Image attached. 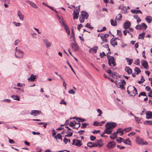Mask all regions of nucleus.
I'll use <instances>...</instances> for the list:
<instances>
[{"label":"nucleus","mask_w":152,"mask_h":152,"mask_svg":"<svg viewBox=\"0 0 152 152\" xmlns=\"http://www.w3.org/2000/svg\"><path fill=\"white\" fill-rule=\"evenodd\" d=\"M144 124L147 125H152V121H146L144 122Z\"/></svg>","instance_id":"e433bc0d"},{"label":"nucleus","mask_w":152,"mask_h":152,"mask_svg":"<svg viewBox=\"0 0 152 152\" xmlns=\"http://www.w3.org/2000/svg\"><path fill=\"white\" fill-rule=\"evenodd\" d=\"M146 118L149 119L152 118V112L148 111L146 113Z\"/></svg>","instance_id":"2eb2a0df"},{"label":"nucleus","mask_w":152,"mask_h":152,"mask_svg":"<svg viewBox=\"0 0 152 152\" xmlns=\"http://www.w3.org/2000/svg\"><path fill=\"white\" fill-rule=\"evenodd\" d=\"M132 129L131 127H129L124 129V130L126 132H128Z\"/></svg>","instance_id":"338daca9"},{"label":"nucleus","mask_w":152,"mask_h":152,"mask_svg":"<svg viewBox=\"0 0 152 152\" xmlns=\"http://www.w3.org/2000/svg\"><path fill=\"white\" fill-rule=\"evenodd\" d=\"M127 63H128V64L129 65H131L133 61V59H129L128 58H126V59Z\"/></svg>","instance_id":"c9c22d12"},{"label":"nucleus","mask_w":152,"mask_h":152,"mask_svg":"<svg viewBox=\"0 0 152 152\" xmlns=\"http://www.w3.org/2000/svg\"><path fill=\"white\" fill-rule=\"evenodd\" d=\"M141 25L142 27V29L145 30L147 27V26L145 23H142Z\"/></svg>","instance_id":"ea45409f"},{"label":"nucleus","mask_w":152,"mask_h":152,"mask_svg":"<svg viewBox=\"0 0 152 152\" xmlns=\"http://www.w3.org/2000/svg\"><path fill=\"white\" fill-rule=\"evenodd\" d=\"M109 36V35L107 34H101L100 37L101 38H106L108 37Z\"/></svg>","instance_id":"4c0bfd02"},{"label":"nucleus","mask_w":152,"mask_h":152,"mask_svg":"<svg viewBox=\"0 0 152 152\" xmlns=\"http://www.w3.org/2000/svg\"><path fill=\"white\" fill-rule=\"evenodd\" d=\"M93 125L94 126H101L102 125V124L99 122L95 121L93 123Z\"/></svg>","instance_id":"c03bdc74"},{"label":"nucleus","mask_w":152,"mask_h":152,"mask_svg":"<svg viewBox=\"0 0 152 152\" xmlns=\"http://www.w3.org/2000/svg\"><path fill=\"white\" fill-rule=\"evenodd\" d=\"M145 81L144 78L143 76H142L141 78V80L140 81H139L138 83L140 84H141L142 83Z\"/></svg>","instance_id":"3c124183"},{"label":"nucleus","mask_w":152,"mask_h":152,"mask_svg":"<svg viewBox=\"0 0 152 152\" xmlns=\"http://www.w3.org/2000/svg\"><path fill=\"white\" fill-rule=\"evenodd\" d=\"M125 144L130 145H132L131 141L128 139H126Z\"/></svg>","instance_id":"72a5a7b5"},{"label":"nucleus","mask_w":152,"mask_h":152,"mask_svg":"<svg viewBox=\"0 0 152 152\" xmlns=\"http://www.w3.org/2000/svg\"><path fill=\"white\" fill-rule=\"evenodd\" d=\"M90 139L91 141H94L96 139V137L94 136L91 135L90 137Z\"/></svg>","instance_id":"e2e57ef3"},{"label":"nucleus","mask_w":152,"mask_h":152,"mask_svg":"<svg viewBox=\"0 0 152 152\" xmlns=\"http://www.w3.org/2000/svg\"><path fill=\"white\" fill-rule=\"evenodd\" d=\"M145 89L146 91L150 92V94L152 95V91L151 88L148 86H147L145 88Z\"/></svg>","instance_id":"37998d69"},{"label":"nucleus","mask_w":152,"mask_h":152,"mask_svg":"<svg viewBox=\"0 0 152 152\" xmlns=\"http://www.w3.org/2000/svg\"><path fill=\"white\" fill-rule=\"evenodd\" d=\"M123 140V139L121 137H118L116 140V141L119 143H121L122 142V140Z\"/></svg>","instance_id":"bf43d9fd"},{"label":"nucleus","mask_w":152,"mask_h":152,"mask_svg":"<svg viewBox=\"0 0 152 152\" xmlns=\"http://www.w3.org/2000/svg\"><path fill=\"white\" fill-rule=\"evenodd\" d=\"M41 113V111L37 110H32L30 114L34 116H36Z\"/></svg>","instance_id":"6e6552de"},{"label":"nucleus","mask_w":152,"mask_h":152,"mask_svg":"<svg viewBox=\"0 0 152 152\" xmlns=\"http://www.w3.org/2000/svg\"><path fill=\"white\" fill-rule=\"evenodd\" d=\"M2 2H4V3H7V4L10 3V0H0Z\"/></svg>","instance_id":"69168bd1"},{"label":"nucleus","mask_w":152,"mask_h":152,"mask_svg":"<svg viewBox=\"0 0 152 152\" xmlns=\"http://www.w3.org/2000/svg\"><path fill=\"white\" fill-rule=\"evenodd\" d=\"M73 145H74L79 147L82 144L81 141L76 139H74L73 140Z\"/></svg>","instance_id":"39448f33"},{"label":"nucleus","mask_w":152,"mask_h":152,"mask_svg":"<svg viewBox=\"0 0 152 152\" xmlns=\"http://www.w3.org/2000/svg\"><path fill=\"white\" fill-rule=\"evenodd\" d=\"M132 88H133V90L132 91V92L133 94H132L131 95L132 96H135L137 94V90L134 86H133Z\"/></svg>","instance_id":"b1692460"},{"label":"nucleus","mask_w":152,"mask_h":152,"mask_svg":"<svg viewBox=\"0 0 152 152\" xmlns=\"http://www.w3.org/2000/svg\"><path fill=\"white\" fill-rule=\"evenodd\" d=\"M135 117L136 121L137 123H139V122L141 120V118L137 117L135 116H134Z\"/></svg>","instance_id":"603ef678"},{"label":"nucleus","mask_w":152,"mask_h":152,"mask_svg":"<svg viewBox=\"0 0 152 152\" xmlns=\"http://www.w3.org/2000/svg\"><path fill=\"white\" fill-rule=\"evenodd\" d=\"M44 41L46 43V46L47 48L50 47L51 46V43L48 41L47 39H45L44 40Z\"/></svg>","instance_id":"4be33fe9"},{"label":"nucleus","mask_w":152,"mask_h":152,"mask_svg":"<svg viewBox=\"0 0 152 152\" xmlns=\"http://www.w3.org/2000/svg\"><path fill=\"white\" fill-rule=\"evenodd\" d=\"M60 104H65V105H66V102H65L64 101V100L63 99H62L61 100V101L60 102Z\"/></svg>","instance_id":"774afa93"},{"label":"nucleus","mask_w":152,"mask_h":152,"mask_svg":"<svg viewBox=\"0 0 152 152\" xmlns=\"http://www.w3.org/2000/svg\"><path fill=\"white\" fill-rule=\"evenodd\" d=\"M27 3L29 4L32 7L35 8H37V6L34 2L31 1H27Z\"/></svg>","instance_id":"6ab92c4d"},{"label":"nucleus","mask_w":152,"mask_h":152,"mask_svg":"<svg viewBox=\"0 0 152 152\" xmlns=\"http://www.w3.org/2000/svg\"><path fill=\"white\" fill-rule=\"evenodd\" d=\"M107 58L108 61V64L110 66H115L116 64L115 61V58L112 56H107Z\"/></svg>","instance_id":"f257e3e1"},{"label":"nucleus","mask_w":152,"mask_h":152,"mask_svg":"<svg viewBox=\"0 0 152 152\" xmlns=\"http://www.w3.org/2000/svg\"><path fill=\"white\" fill-rule=\"evenodd\" d=\"M58 20L59 22L61 24V25L63 26L64 25L66 24L63 21V19L62 18L58 17Z\"/></svg>","instance_id":"7c9ffc66"},{"label":"nucleus","mask_w":152,"mask_h":152,"mask_svg":"<svg viewBox=\"0 0 152 152\" xmlns=\"http://www.w3.org/2000/svg\"><path fill=\"white\" fill-rule=\"evenodd\" d=\"M87 145L88 146L90 147H93V142H88Z\"/></svg>","instance_id":"0e129e2a"},{"label":"nucleus","mask_w":152,"mask_h":152,"mask_svg":"<svg viewBox=\"0 0 152 152\" xmlns=\"http://www.w3.org/2000/svg\"><path fill=\"white\" fill-rule=\"evenodd\" d=\"M117 137V133L116 132H115L113 134L110 136V137L113 140H114Z\"/></svg>","instance_id":"2f4dec72"},{"label":"nucleus","mask_w":152,"mask_h":152,"mask_svg":"<svg viewBox=\"0 0 152 152\" xmlns=\"http://www.w3.org/2000/svg\"><path fill=\"white\" fill-rule=\"evenodd\" d=\"M12 23L16 26H20L21 25V23H16L15 22H13Z\"/></svg>","instance_id":"6e6d98bb"},{"label":"nucleus","mask_w":152,"mask_h":152,"mask_svg":"<svg viewBox=\"0 0 152 152\" xmlns=\"http://www.w3.org/2000/svg\"><path fill=\"white\" fill-rule=\"evenodd\" d=\"M145 34V33H140L138 37V38L139 39H143L144 37V35Z\"/></svg>","instance_id":"f704fd0d"},{"label":"nucleus","mask_w":152,"mask_h":152,"mask_svg":"<svg viewBox=\"0 0 152 152\" xmlns=\"http://www.w3.org/2000/svg\"><path fill=\"white\" fill-rule=\"evenodd\" d=\"M23 53L20 50H18V51H16L15 52V56L18 58H22L23 56Z\"/></svg>","instance_id":"20e7f679"},{"label":"nucleus","mask_w":152,"mask_h":152,"mask_svg":"<svg viewBox=\"0 0 152 152\" xmlns=\"http://www.w3.org/2000/svg\"><path fill=\"white\" fill-rule=\"evenodd\" d=\"M36 76L34 75L33 74H31V75L30 77L28 78V80L31 82H33L35 81Z\"/></svg>","instance_id":"ddd939ff"},{"label":"nucleus","mask_w":152,"mask_h":152,"mask_svg":"<svg viewBox=\"0 0 152 152\" xmlns=\"http://www.w3.org/2000/svg\"><path fill=\"white\" fill-rule=\"evenodd\" d=\"M85 18H84L83 17H82V16H81V17L80 16V18H79V20H80V22L81 23H83L84 22V19Z\"/></svg>","instance_id":"864d4df0"},{"label":"nucleus","mask_w":152,"mask_h":152,"mask_svg":"<svg viewBox=\"0 0 152 152\" xmlns=\"http://www.w3.org/2000/svg\"><path fill=\"white\" fill-rule=\"evenodd\" d=\"M115 84L117 86V87L118 88H120L122 89H123L124 90L125 88L124 87L125 85H124V84H122L121 83H117L116 82H115Z\"/></svg>","instance_id":"9b49d317"},{"label":"nucleus","mask_w":152,"mask_h":152,"mask_svg":"<svg viewBox=\"0 0 152 152\" xmlns=\"http://www.w3.org/2000/svg\"><path fill=\"white\" fill-rule=\"evenodd\" d=\"M116 73L115 72H112L111 73V74H110V75L112 77H114L116 76Z\"/></svg>","instance_id":"4d7b16f0"},{"label":"nucleus","mask_w":152,"mask_h":152,"mask_svg":"<svg viewBox=\"0 0 152 152\" xmlns=\"http://www.w3.org/2000/svg\"><path fill=\"white\" fill-rule=\"evenodd\" d=\"M73 132V131L70 128H69V130H67V131L66 132V133L67 134H69V137H71L72 135Z\"/></svg>","instance_id":"bb28decb"},{"label":"nucleus","mask_w":152,"mask_h":152,"mask_svg":"<svg viewBox=\"0 0 152 152\" xmlns=\"http://www.w3.org/2000/svg\"><path fill=\"white\" fill-rule=\"evenodd\" d=\"M98 49V47L97 46H95L92 48L90 49L89 51L92 53H96V52L97 50Z\"/></svg>","instance_id":"aec40b11"},{"label":"nucleus","mask_w":152,"mask_h":152,"mask_svg":"<svg viewBox=\"0 0 152 152\" xmlns=\"http://www.w3.org/2000/svg\"><path fill=\"white\" fill-rule=\"evenodd\" d=\"M131 12L133 13H141L142 14V12L140 10H131Z\"/></svg>","instance_id":"5701e85b"},{"label":"nucleus","mask_w":152,"mask_h":152,"mask_svg":"<svg viewBox=\"0 0 152 152\" xmlns=\"http://www.w3.org/2000/svg\"><path fill=\"white\" fill-rule=\"evenodd\" d=\"M97 112L99 113V114L98 115V116H101L102 113V112L101 110H100V109H97Z\"/></svg>","instance_id":"680f3d73"},{"label":"nucleus","mask_w":152,"mask_h":152,"mask_svg":"<svg viewBox=\"0 0 152 152\" xmlns=\"http://www.w3.org/2000/svg\"><path fill=\"white\" fill-rule=\"evenodd\" d=\"M125 70L129 75L131 74L132 73V69L129 67H126L125 68Z\"/></svg>","instance_id":"412c9836"},{"label":"nucleus","mask_w":152,"mask_h":152,"mask_svg":"<svg viewBox=\"0 0 152 152\" xmlns=\"http://www.w3.org/2000/svg\"><path fill=\"white\" fill-rule=\"evenodd\" d=\"M146 95L145 92H142L140 93V94L139 95V97H140V96H146Z\"/></svg>","instance_id":"5fc2aeb1"},{"label":"nucleus","mask_w":152,"mask_h":152,"mask_svg":"<svg viewBox=\"0 0 152 152\" xmlns=\"http://www.w3.org/2000/svg\"><path fill=\"white\" fill-rule=\"evenodd\" d=\"M146 20L149 23H150L152 20V17L151 16H147L145 18Z\"/></svg>","instance_id":"cd10ccee"},{"label":"nucleus","mask_w":152,"mask_h":152,"mask_svg":"<svg viewBox=\"0 0 152 152\" xmlns=\"http://www.w3.org/2000/svg\"><path fill=\"white\" fill-rule=\"evenodd\" d=\"M19 18L21 20L23 21L24 18V16L22 14L20 11V10H18V11L17 12Z\"/></svg>","instance_id":"4468645a"},{"label":"nucleus","mask_w":152,"mask_h":152,"mask_svg":"<svg viewBox=\"0 0 152 152\" xmlns=\"http://www.w3.org/2000/svg\"><path fill=\"white\" fill-rule=\"evenodd\" d=\"M80 5L79 6L78 11L77 12H75V11H74L73 13L74 19H77L78 18L79 12L80 11Z\"/></svg>","instance_id":"1a4fd4ad"},{"label":"nucleus","mask_w":152,"mask_h":152,"mask_svg":"<svg viewBox=\"0 0 152 152\" xmlns=\"http://www.w3.org/2000/svg\"><path fill=\"white\" fill-rule=\"evenodd\" d=\"M66 62H67V64H68V65L69 66V67H70V68H71V69L72 70V72L74 73L75 74V72L74 70V69H73V68L72 67V66L70 64L69 61H67Z\"/></svg>","instance_id":"8fccbe9b"},{"label":"nucleus","mask_w":152,"mask_h":152,"mask_svg":"<svg viewBox=\"0 0 152 152\" xmlns=\"http://www.w3.org/2000/svg\"><path fill=\"white\" fill-rule=\"evenodd\" d=\"M112 131V129H107V128H106V129L104 132V134L106 133L107 134H110L111 133Z\"/></svg>","instance_id":"393cba45"},{"label":"nucleus","mask_w":152,"mask_h":152,"mask_svg":"<svg viewBox=\"0 0 152 152\" xmlns=\"http://www.w3.org/2000/svg\"><path fill=\"white\" fill-rule=\"evenodd\" d=\"M135 28L137 30H140L142 29V27L141 25H138L135 27Z\"/></svg>","instance_id":"09e8293b"},{"label":"nucleus","mask_w":152,"mask_h":152,"mask_svg":"<svg viewBox=\"0 0 152 152\" xmlns=\"http://www.w3.org/2000/svg\"><path fill=\"white\" fill-rule=\"evenodd\" d=\"M116 132L117 134L118 133H121L120 135H121L123 134V130L121 129H119L117 130Z\"/></svg>","instance_id":"58836bf2"},{"label":"nucleus","mask_w":152,"mask_h":152,"mask_svg":"<svg viewBox=\"0 0 152 152\" xmlns=\"http://www.w3.org/2000/svg\"><path fill=\"white\" fill-rule=\"evenodd\" d=\"M118 16L119 17H118V16H117L115 18V20H120L122 19V16L121 14H119Z\"/></svg>","instance_id":"79ce46f5"},{"label":"nucleus","mask_w":152,"mask_h":152,"mask_svg":"<svg viewBox=\"0 0 152 152\" xmlns=\"http://www.w3.org/2000/svg\"><path fill=\"white\" fill-rule=\"evenodd\" d=\"M57 136H58V139H60L61 141L62 140V136L60 134L58 133L57 134Z\"/></svg>","instance_id":"052dcab7"},{"label":"nucleus","mask_w":152,"mask_h":152,"mask_svg":"<svg viewBox=\"0 0 152 152\" xmlns=\"http://www.w3.org/2000/svg\"><path fill=\"white\" fill-rule=\"evenodd\" d=\"M96 143L97 147H99V148L102 147L104 145L102 140H99Z\"/></svg>","instance_id":"a211bd4d"},{"label":"nucleus","mask_w":152,"mask_h":152,"mask_svg":"<svg viewBox=\"0 0 152 152\" xmlns=\"http://www.w3.org/2000/svg\"><path fill=\"white\" fill-rule=\"evenodd\" d=\"M116 39H114L113 38L111 40L110 42L111 44L113 46L116 45H117V42H116Z\"/></svg>","instance_id":"dca6fc26"},{"label":"nucleus","mask_w":152,"mask_h":152,"mask_svg":"<svg viewBox=\"0 0 152 152\" xmlns=\"http://www.w3.org/2000/svg\"><path fill=\"white\" fill-rule=\"evenodd\" d=\"M11 97L14 100H17L18 101L20 100V98L19 97L18 95H13L11 96Z\"/></svg>","instance_id":"c756f323"},{"label":"nucleus","mask_w":152,"mask_h":152,"mask_svg":"<svg viewBox=\"0 0 152 152\" xmlns=\"http://www.w3.org/2000/svg\"><path fill=\"white\" fill-rule=\"evenodd\" d=\"M70 39H71V41H72L73 42H75V35H73V34H71L70 37Z\"/></svg>","instance_id":"de8ad7c7"},{"label":"nucleus","mask_w":152,"mask_h":152,"mask_svg":"<svg viewBox=\"0 0 152 152\" xmlns=\"http://www.w3.org/2000/svg\"><path fill=\"white\" fill-rule=\"evenodd\" d=\"M71 47L75 51H77L79 50V46L75 42H73L71 44Z\"/></svg>","instance_id":"0eeeda50"},{"label":"nucleus","mask_w":152,"mask_h":152,"mask_svg":"<svg viewBox=\"0 0 152 152\" xmlns=\"http://www.w3.org/2000/svg\"><path fill=\"white\" fill-rule=\"evenodd\" d=\"M81 15L82 17L87 19L88 17V14L86 12L83 11L81 12Z\"/></svg>","instance_id":"f3484780"},{"label":"nucleus","mask_w":152,"mask_h":152,"mask_svg":"<svg viewBox=\"0 0 152 152\" xmlns=\"http://www.w3.org/2000/svg\"><path fill=\"white\" fill-rule=\"evenodd\" d=\"M89 125L88 124L84 123L82 124L81 128L82 129L85 128L86 127V126Z\"/></svg>","instance_id":"49530a36"},{"label":"nucleus","mask_w":152,"mask_h":152,"mask_svg":"<svg viewBox=\"0 0 152 152\" xmlns=\"http://www.w3.org/2000/svg\"><path fill=\"white\" fill-rule=\"evenodd\" d=\"M117 125V124L115 123H107L105 125L106 128H107V129H112L114 128Z\"/></svg>","instance_id":"f03ea898"},{"label":"nucleus","mask_w":152,"mask_h":152,"mask_svg":"<svg viewBox=\"0 0 152 152\" xmlns=\"http://www.w3.org/2000/svg\"><path fill=\"white\" fill-rule=\"evenodd\" d=\"M115 142L113 141L110 142L108 143L107 147L109 149H111L114 148L115 146Z\"/></svg>","instance_id":"423d86ee"},{"label":"nucleus","mask_w":152,"mask_h":152,"mask_svg":"<svg viewBox=\"0 0 152 152\" xmlns=\"http://www.w3.org/2000/svg\"><path fill=\"white\" fill-rule=\"evenodd\" d=\"M136 142L138 144L142 145H146L148 144L147 142H144L142 139L139 138H137Z\"/></svg>","instance_id":"7ed1b4c3"},{"label":"nucleus","mask_w":152,"mask_h":152,"mask_svg":"<svg viewBox=\"0 0 152 152\" xmlns=\"http://www.w3.org/2000/svg\"><path fill=\"white\" fill-rule=\"evenodd\" d=\"M134 70V71L136 72L137 75L140 72H141L140 70L138 67L135 68Z\"/></svg>","instance_id":"a19ab883"},{"label":"nucleus","mask_w":152,"mask_h":152,"mask_svg":"<svg viewBox=\"0 0 152 152\" xmlns=\"http://www.w3.org/2000/svg\"><path fill=\"white\" fill-rule=\"evenodd\" d=\"M142 63V65L146 69H147L148 67V65L147 62L146 61H144L143 62H141Z\"/></svg>","instance_id":"473e14b6"},{"label":"nucleus","mask_w":152,"mask_h":152,"mask_svg":"<svg viewBox=\"0 0 152 152\" xmlns=\"http://www.w3.org/2000/svg\"><path fill=\"white\" fill-rule=\"evenodd\" d=\"M116 21V20H115L113 19H111L110 21L111 25L113 26H116L117 25Z\"/></svg>","instance_id":"a878e982"},{"label":"nucleus","mask_w":152,"mask_h":152,"mask_svg":"<svg viewBox=\"0 0 152 152\" xmlns=\"http://www.w3.org/2000/svg\"><path fill=\"white\" fill-rule=\"evenodd\" d=\"M76 125H78V127L76 129H77L80 126V123H77L76 122H71L69 124V126L70 127H73L75 126Z\"/></svg>","instance_id":"f8f14e48"},{"label":"nucleus","mask_w":152,"mask_h":152,"mask_svg":"<svg viewBox=\"0 0 152 152\" xmlns=\"http://www.w3.org/2000/svg\"><path fill=\"white\" fill-rule=\"evenodd\" d=\"M74 119L76 118L77 121L78 122H83L86 121V120L83 118H77L76 117H74L73 118Z\"/></svg>","instance_id":"c85d7f7f"},{"label":"nucleus","mask_w":152,"mask_h":152,"mask_svg":"<svg viewBox=\"0 0 152 152\" xmlns=\"http://www.w3.org/2000/svg\"><path fill=\"white\" fill-rule=\"evenodd\" d=\"M85 26L91 30L94 28V27L91 26V24L88 23H87Z\"/></svg>","instance_id":"a18cd8bd"},{"label":"nucleus","mask_w":152,"mask_h":152,"mask_svg":"<svg viewBox=\"0 0 152 152\" xmlns=\"http://www.w3.org/2000/svg\"><path fill=\"white\" fill-rule=\"evenodd\" d=\"M140 61L138 59H136L135 61L134 64L136 65H139L140 64Z\"/></svg>","instance_id":"13d9d810"},{"label":"nucleus","mask_w":152,"mask_h":152,"mask_svg":"<svg viewBox=\"0 0 152 152\" xmlns=\"http://www.w3.org/2000/svg\"><path fill=\"white\" fill-rule=\"evenodd\" d=\"M131 26V23L129 21H127L124 24L123 28L125 29H127L129 28Z\"/></svg>","instance_id":"9d476101"}]
</instances>
